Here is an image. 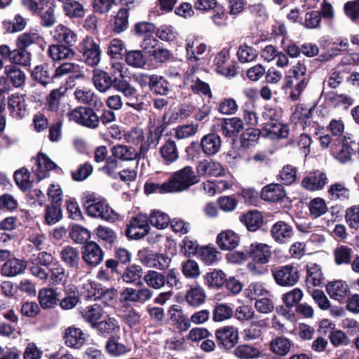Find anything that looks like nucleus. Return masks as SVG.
I'll return each instance as SVG.
<instances>
[{"label":"nucleus","mask_w":359,"mask_h":359,"mask_svg":"<svg viewBox=\"0 0 359 359\" xmlns=\"http://www.w3.org/2000/svg\"><path fill=\"white\" fill-rule=\"evenodd\" d=\"M233 315V309L226 304H217L212 311V319L221 322L231 318Z\"/></svg>","instance_id":"13d9d810"},{"label":"nucleus","mask_w":359,"mask_h":359,"mask_svg":"<svg viewBox=\"0 0 359 359\" xmlns=\"http://www.w3.org/2000/svg\"><path fill=\"white\" fill-rule=\"evenodd\" d=\"M95 110L87 107H76L68 113L69 119L82 126L95 129L99 126L100 118Z\"/></svg>","instance_id":"423d86ee"},{"label":"nucleus","mask_w":359,"mask_h":359,"mask_svg":"<svg viewBox=\"0 0 359 359\" xmlns=\"http://www.w3.org/2000/svg\"><path fill=\"white\" fill-rule=\"evenodd\" d=\"M202 151L208 156L216 154L220 149L222 140L219 135L210 133L202 137L200 142Z\"/></svg>","instance_id":"393cba45"},{"label":"nucleus","mask_w":359,"mask_h":359,"mask_svg":"<svg viewBox=\"0 0 359 359\" xmlns=\"http://www.w3.org/2000/svg\"><path fill=\"white\" fill-rule=\"evenodd\" d=\"M60 257L65 266L73 270H78L81 264V251L77 248L67 245L60 252Z\"/></svg>","instance_id":"f3484780"},{"label":"nucleus","mask_w":359,"mask_h":359,"mask_svg":"<svg viewBox=\"0 0 359 359\" xmlns=\"http://www.w3.org/2000/svg\"><path fill=\"white\" fill-rule=\"evenodd\" d=\"M86 212L90 217H100L107 221L114 219V210L109 206L106 200L88 205Z\"/></svg>","instance_id":"cd10ccee"},{"label":"nucleus","mask_w":359,"mask_h":359,"mask_svg":"<svg viewBox=\"0 0 359 359\" xmlns=\"http://www.w3.org/2000/svg\"><path fill=\"white\" fill-rule=\"evenodd\" d=\"M341 149H337L338 158L343 162H346L351 159L352 154L355 153V150L352 148L351 144H355V141L351 140L350 137L344 136L342 139H339Z\"/></svg>","instance_id":"864d4df0"},{"label":"nucleus","mask_w":359,"mask_h":359,"mask_svg":"<svg viewBox=\"0 0 359 359\" xmlns=\"http://www.w3.org/2000/svg\"><path fill=\"white\" fill-rule=\"evenodd\" d=\"M96 330L97 334L102 337L109 338L120 332V325L118 320L107 314L103 320H100L93 328Z\"/></svg>","instance_id":"2eb2a0df"},{"label":"nucleus","mask_w":359,"mask_h":359,"mask_svg":"<svg viewBox=\"0 0 359 359\" xmlns=\"http://www.w3.org/2000/svg\"><path fill=\"white\" fill-rule=\"evenodd\" d=\"M72 46L64 44H53L48 48V55L54 61H59L67 59L71 55H74V52L72 49Z\"/></svg>","instance_id":"72a5a7b5"},{"label":"nucleus","mask_w":359,"mask_h":359,"mask_svg":"<svg viewBox=\"0 0 359 359\" xmlns=\"http://www.w3.org/2000/svg\"><path fill=\"white\" fill-rule=\"evenodd\" d=\"M101 284L92 280H87L82 285L81 295L88 300H98Z\"/></svg>","instance_id":"8fccbe9b"},{"label":"nucleus","mask_w":359,"mask_h":359,"mask_svg":"<svg viewBox=\"0 0 359 359\" xmlns=\"http://www.w3.org/2000/svg\"><path fill=\"white\" fill-rule=\"evenodd\" d=\"M205 280L208 287L219 289L224 286L226 276L222 270H214L205 275Z\"/></svg>","instance_id":"3c124183"},{"label":"nucleus","mask_w":359,"mask_h":359,"mask_svg":"<svg viewBox=\"0 0 359 359\" xmlns=\"http://www.w3.org/2000/svg\"><path fill=\"white\" fill-rule=\"evenodd\" d=\"M262 133V128L257 129L254 127H248L241 135V147L244 149L249 148L253 142L259 140Z\"/></svg>","instance_id":"de8ad7c7"},{"label":"nucleus","mask_w":359,"mask_h":359,"mask_svg":"<svg viewBox=\"0 0 359 359\" xmlns=\"http://www.w3.org/2000/svg\"><path fill=\"white\" fill-rule=\"evenodd\" d=\"M193 110L194 107L191 105L182 104L180 106L177 110L173 111L169 116L167 123L172 124L182 121L191 115Z\"/></svg>","instance_id":"bf43d9fd"},{"label":"nucleus","mask_w":359,"mask_h":359,"mask_svg":"<svg viewBox=\"0 0 359 359\" xmlns=\"http://www.w3.org/2000/svg\"><path fill=\"white\" fill-rule=\"evenodd\" d=\"M22 271V260L9 259L2 266L1 273L6 276H15Z\"/></svg>","instance_id":"6e6d98bb"},{"label":"nucleus","mask_w":359,"mask_h":359,"mask_svg":"<svg viewBox=\"0 0 359 359\" xmlns=\"http://www.w3.org/2000/svg\"><path fill=\"white\" fill-rule=\"evenodd\" d=\"M198 182L192 167L187 165L172 173L167 181L168 184L163 186V189L169 188L170 193L182 192Z\"/></svg>","instance_id":"20e7f679"},{"label":"nucleus","mask_w":359,"mask_h":359,"mask_svg":"<svg viewBox=\"0 0 359 359\" xmlns=\"http://www.w3.org/2000/svg\"><path fill=\"white\" fill-rule=\"evenodd\" d=\"M146 283L154 289H160L164 286V273L150 270L144 276Z\"/></svg>","instance_id":"69168bd1"},{"label":"nucleus","mask_w":359,"mask_h":359,"mask_svg":"<svg viewBox=\"0 0 359 359\" xmlns=\"http://www.w3.org/2000/svg\"><path fill=\"white\" fill-rule=\"evenodd\" d=\"M116 67V63L113 65L112 72H107L100 69L93 70V81L97 90L104 93L113 86L116 76V73H117Z\"/></svg>","instance_id":"f8f14e48"},{"label":"nucleus","mask_w":359,"mask_h":359,"mask_svg":"<svg viewBox=\"0 0 359 359\" xmlns=\"http://www.w3.org/2000/svg\"><path fill=\"white\" fill-rule=\"evenodd\" d=\"M129 8L123 7L119 9L114 17L113 23V32L120 34L128 27Z\"/></svg>","instance_id":"a19ab883"},{"label":"nucleus","mask_w":359,"mask_h":359,"mask_svg":"<svg viewBox=\"0 0 359 359\" xmlns=\"http://www.w3.org/2000/svg\"><path fill=\"white\" fill-rule=\"evenodd\" d=\"M137 256L144 266L159 270L166 269L171 261L167 254L158 253L148 248L139 250Z\"/></svg>","instance_id":"6e6552de"},{"label":"nucleus","mask_w":359,"mask_h":359,"mask_svg":"<svg viewBox=\"0 0 359 359\" xmlns=\"http://www.w3.org/2000/svg\"><path fill=\"white\" fill-rule=\"evenodd\" d=\"M63 9L65 15L70 18H81L85 15L83 5L76 0H65Z\"/></svg>","instance_id":"c03bdc74"},{"label":"nucleus","mask_w":359,"mask_h":359,"mask_svg":"<svg viewBox=\"0 0 359 359\" xmlns=\"http://www.w3.org/2000/svg\"><path fill=\"white\" fill-rule=\"evenodd\" d=\"M38 298L43 309L53 308L59 302L56 291L53 288L40 290Z\"/></svg>","instance_id":"58836bf2"},{"label":"nucleus","mask_w":359,"mask_h":359,"mask_svg":"<svg viewBox=\"0 0 359 359\" xmlns=\"http://www.w3.org/2000/svg\"><path fill=\"white\" fill-rule=\"evenodd\" d=\"M229 59V50L225 48L218 53L213 62L217 73L226 77H233L237 74V67L234 62L226 65V62Z\"/></svg>","instance_id":"4468645a"},{"label":"nucleus","mask_w":359,"mask_h":359,"mask_svg":"<svg viewBox=\"0 0 359 359\" xmlns=\"http://www.w3.org/2000/svg\"><path fill=\"white\" fill-rule=\"evenodd\" d=\"M127 65L129 66L142 68L147 63V56L142 50H127L124 56Z\"/></svg>","instance_id":"4c0bfd02"},{"label":"nucleus","mask_w":359,"mask_h":359,"mask_svg":"<svg viewBox=\"0 0 359 359\" xmlns=\"http://www.w3.org/2000/svg\"><path fill=\"white\" fill-rule=\"evenodd\" d=\"M205 294L203 290L196 286L191 287L186 294V300L189 305L193 306H198L205 302Z\"/></svg>","instance_id":"4d7b16f0"},{"label":"nucleus","mask_w":359,"mask_h":359,"mask_svg":"<svg viewBox=\"0 0 359 359\" xmlns=\"http://www.w3.org/2000/svg\"><path fill=\"white\" fill-rule=\"evenodd\" d=\"M239 241V236L232 230L228 229L217 235L216 243L221 250H231L238 246Z\"/></svg>","instance_id":"bb28decb"},{"label":"nucleus","mask_w":359,"mask_h":359,"mask_svg":"<svg viewBox=\"0 0 359 359\" xmlns=\"http://www.w3.org/2000/svg\"><path fill=\"white\" fill-rule=\"evenodd\" d=\"M142 273V269L140 266L132 264L126 267L121 277L124 282L135 283L140 280Z\"/></svg>","instance_id":"774afa93"},{"label":"nucleus","mask_w":359,"mask_h":359,"mask_svg":"<svg viewBox=\"0 0 359 359\" xmlns=\"http://www.w3.org/2000/svg\"><path fill=\"white\" fill-rule=\"evenodd\" d=\"M282 116L283 110L280 107H273L266 105L264 107V111L262 114V117L264 121L263 123L271 124L272 123H277V121H280Z\"/></svg>","instance_id":"e2e57ef3"},{"label":"nucleus","mask_w":359,"mask_h":359,"mask_svg":"<svg viewBox=\"0 0 359 359\" xmlns=\"http://www.w3.org/2000/svg\"><path fill=\"white\" fill-rule=\"evenodd\" d=\"M170 219L168 215L154 210L150 214V224L159 229H165L170 224Z\"/></svg>","instance_id":"338daca9"},{"label":"nucleus","mask_w":359,"mask_h":359,"mask_svg":"<svg viewBox=\"0 0 359 359\" xmlns=\"http://www.w3.org/2000/svg\"><path fill=\"white\" fill-rule=\"evenodd\" d=\"M241 222L248 231L255 232L262 229L265 222L262 212L257 210H250L239 217Z\"/></svg>","instance_id":"dca6fc26"},{"label":"nucleus","mask_w":359,"mask_h":359,"mask_svg":"<svg viewBox=\"0 0 359 359\" xmlns=\"http://www.w3.org/2000/svg\"><path fill=\"white\" fill-rule=\"evenodd\" d=\"M320 12L318 11H311L306 12L304 18L299 19V24L307 29H316L320 27Z\"/></svg>","instance_id":"603ef678"},{"label":"nucleus","mask_w":359,"mask_h":359,"mask_svg":"<svg viewBox=\"0 0 359 359\" xmlns=\"http://www.w3.org/2000/svg\"><path fill=\"white\" fill-rule=\"evenodd\" d=\"M111 154L121 161H133L138 156L134 147L123 144L114 146L111 149Z\"/></svg>","instance_id":"79ce46f5"},{"label":"nucleus","mask_w":359,"mask_h":359,"mask_svg":"<svg viewBox=\"0 0 359 359\" xmlns=\"http://www.w3.org/2000/svg\"><path fill=\"white\" fill-rule=\"evenodd\" d=\"M327 183V177L325 172L316 170L311 172L302 181V186L309 191H318L323 189Z\"/></svg>","instance_id":"a211bd4d"},{"label":"nucleus","mask_w":359,"mask_h":359,"mask_svg":"<svg viewBox=\"0 0 359 359\" xmlns=\"http://www.w3.org/2000/svg\"><path fill=\"white\" fill-rule=\"evenodd\" d=\"M51 34L54 41L60 44L73 46L76 41V34L63 25H57Z\"/></svg>","instance_id":"a878e982"},{"label":"nucleus","mask_w":359,"mask_h":359,"mask_svg":"<svg viewBox=\"0 0 359 359\" xmlns=\"http://www.w3.org/2000/svg\"><path fill=\"white\" fill-rule=\"evenodd\" d=\"M63 338L67 346L76 349L80 348L86 341L83 331L74 326L69 327L65 330Z\"/></svg>","instance_id":"4be33fe9"},{"label":"nucleus","mask_w":359,"mask_h":359,"mask_svg":"<svg viewBox=\"0 0 359 359\" xmlns=\"http://www.w3.org/2000/svg\"><path fill=\"white\" fill-rule=\"evenodd\" d=\"M126 51L123 41L115 38L109 42L107 53L111 59L121 60L123 58Z\"/></svg>","instance_id":"09e8293b"},{"label":"nucleus","mask_w":359,"mask_h":359,"mask_svg":"<svg viewBox=\"0 0 359 359\" xmlns=\"http://www.w3.org/2000/svg\"><path fill=\"white\" fill-rule=\"evenodd\" d=\"M247 255L253 263H249L248 269L255 274L262 275L268 271L266 266H263L269 262L271 255L270 247L265 243H253L247 248Z\"/></svg>","instance_id":"f03ea898"},{"label":"nucleus","mask_w":359,"mask_h":359,"mask_svg":"<svg viewBox=\"0 0 359 359\" xmlns=\"http://www.w3.org/2000/svg\"><path fill=\"white\" fill-rule=\"evenodd\" d=\"M54 65L44 63L37 65L31 72V77L33 80L39 82L43 86L53 82L55 79Z\"/></svg>","instance_id":"412c9836"},{"label":"nucleus","mask_w":359,"mask_h":359,"mask_svg":"<svg viewBox=\"0 0 359 359\" xmlns=\"http://www.w3.org/2000/svg\"><path fill=\"white\" fill-rule=\"evenodd\" d=\"M210 18L213 23L219 27H227L229 25V12H227L224 6L217 1L214 8L211 11Z\"/></svg>","instance_id":"f704fd0d"},{"label":"nucleus","mask_w":359,"mask_h":359,"mask_svg":"<svg viewBox=\"0 0 359 359\" xmlns=\"http://www.w3.org/2000/svg\"><path fill=\"white\" fill-rule=\"evenodd\" d=\"M156 36L162 41L171 42L177 39L178 33L171 25H163L155 30Z\"/></svg>","instance_id":"0e129e2a"},{"label":"nucleus","mask_w":359,"mask_h":359,"mask_svg":"<svg viewBox=\"0 0 359 359\" xmlns=\"http://www.w3.org/2000/svg\"><path fill=\"white\" fill-rule=\"evenodd\" d=\"M258 54V51L255 48L245 43L241 44L236 52L238 60L241 63H248L255 60Z\"/></svg>","instance_id":"49530a36"},{"label":"nucleus","mask_w":359,"mask_h":359,"mask_svg":"<svg viewBox=\"0 0 359 359\" xmlns=\"http://www.w3.org/2000/svg\"><path fill=\"white\" fill-rule=\"evenodd\" d=\"M353 250L346 245H340L334 250V262L337 265L351 263Z\"/></svg>","instance_id":"680f3d73"},{"label":"nucleus","mask_w":359,"mask_h":359,"mask_svg":"<svg viewBox=\"0 0 359 359\" xmlns=\"http://www.w3.org/2000/svg\"><path fill=\"white\" fill-rule=\"evenodd\" d=\"M303 297V292L299 288H294L291 291L283 294L282 299L285 308L281 306L283 313H289L293 306H297Z\"/></svg>","instance_id":"473e14b6"},{"label":"nucleus","mask_w":359,"mask_h":359,"mask_svg":"<svg viewBox=\"0 0 359 359\" xmlns=\"http://www.w3.org/2000/svg\"><path fill=\"white\" fill-rule=\"evenodd\" d=\"M160 153L166 164L175 162L179 157L176 143L170 139L161 147Z\"/></svg>","instance_id":"ea45409f"},{"label":"nucleus","mask_w":359,"mask_h":359,"mask_svg":"<svg viewBox=\"0 0 359 359\" xmlns=\"http://www.w3.org/2000/svg\"><path fill=\"white\" fill-rule=\"evenodd\" d=\"M273 277L276 283L283 287L294 285L299 279V273L297 266L287 264L280 266L272 271Z\"/></svg>","instance_id":"9d476101"},{"label":"nucleus","mask_w":359,"mask_h":359,"mask_svg":"<svg viewBox=\"0 0 359 359\" xmlns=\"http://www.w3.org/2000/svg\"><path fill=\"white\" fill-rule=\"evenodd\" d=\"M326 292L332 299H344L348 292V287L345 282L337 280L331 281L326 285Z\"/></svg>","instance_id":"c9c22d12"},{"label":"nucleus","mask_w":359,"mask_h":359,"mask_svg":"<svg viewBox=\"0 0 359 359\" xmlns=\"http://www.w3.org/2000/svg\"><path fill=\"white\" fill-rule=\"evenodd\" d=\"M62 205L51 203L46 207L45 221L48 225L56 224L62 217Z\"/></svg>","instance_id":"5fc2aeb1"},{"label":"nucleus","mask_w":359,"mask_h":359,"mask_svg":"<svg viewBox=\"0 0 359 359\" xmlns=\"http://www.w3.org/2000/svg\"><path fill=\"white\" fill-rule=\"evenodd\" d=\"M82 260L90 268L98 266L104 259V253L95 241L86 243L81 248Z\"/></svg>","instance_id":"9b49d317"},{"label":"nucleus","mask_w":359,"mask_h":359,"mask_svg":"<svg viewBox=\"0 0 359 359\" xmlns=\"http://www.w3.org/2000/svg\"><path fill=\"white\" fill-rule=\"evenodd\" d=\"M260 196L264 201L276 202L285 198V191L281 184H270L262 188Z\"/></svg>","instance_id":"c85d7f7f"},{"label":"nucleus","mask_w":359,"mask_h":359,"mask_svg":"<svg viewBox=\"0 0 359 359\" xmlns=\"http://www.w3.org/2000/svg\"><path fill=\"white\" fill-rule=\"evenodd\" d=\"M132 259V253L125 248H115L114 258L105 261V268H101L97 273V278L101 280H109L114 273H121L118 271L120 265L129 264Z\"/></svg>","instance_id":"7ed1b4c3"},{"label":"nucleus","mask_w":359,"mask_h":359,"mask_svg":"<svg viewBox=\"0 0 359 359\" xmlns=\"http://www.w3.org/2000/svg\"><path fill=\"white\" fill-rule=\"evenodd\" d=\"M69 237L76 243L83 244L90 242V231L80 224H74L69 233Z\"/></svg>","instance_id":"a18cd8bd"},{"label":"nucleus","mask_w":359,"mask_h":359,"mask_svg":"<svg viewBox=\"0 0 359 359\" xmlns=\"http://www.w3.org/2000/svg\"><path fill=\"white\" fill-rule=\"evenodd\" d=\"M142 82L148 86L153 95L167 96L172 91L173 85L163 76L144 75Z\"/></svg>","instance_id":"1a4fd4ad"},{"label":"nucleus","mask_w":359,"mask_h":359,"mask_svg":"<svg viewBox=\"0 0 359 359\" xmlns=\"http://www.w3.org/2000/svg\"><path fill=\"white\" fill-rule=\"evenodd\" d=\"M207 50V45L202 42L198 36H192L187 40V59L189 62L197 63L200 60L199 55Z\"/></svg>","instance_id":"6ab92c4d"},{"label":"nucleus","mask_w":359,"mask_h":359,"mask_svg":"<svg viewBox=\"0 0 359 359\" xmlns=\"http://www.w3.org/2000/svg\"><path fill=\"white\" fill-rule=\"evenodd\" d=\"M243 128V121L238 117L224 118L222 121V133L226 137L236 136Z\"/></svg>","instance_id":"2f4dec72"},{"label":"nucleus","mask_w":359,"mask_h":359,"mask_svg":"<svg viewBox=\"0 0 359 359\" xmlns=\"http://www.w3.org/2000/svg\"><path fill=\"white\" fill-rule=\"evenodd\" d=\"M74 95L79 102L88 104V107L93 108L96 111H99L103 107L100 99L90 90L76 89Z\"/></svg>","instance_id":"c756f323"},{"label":"nucleus","mask_w":359,"mask_h":359,"mask_svg":"<svg viewBox=\"0 0 359 359\" xmlns=\"http://www.w3.org/2000/svg\"><path fill=\"white\" fill-rule=\"evenodd\" d=\"M53 257L47 252H41L37 257H33L31 263L24 261V271L27 269L35 277L41 280H46L48 277V268L55 266L53 264Z\"/></svg>","instance_id":"39448f33"},{"label":"nucleus","mask_w":359,"mask_h":359,"mask_svg":"<svg viewBox=\"0 0 359 359\" xmlns=\"http://www.w3.org/2000/svg\"><path fill=\"white\" fill-rule=\"evenodd\" d=\"M272 238L278 243H285L293 235L292 226L283 221L276 222L271 229Z\"/></svg>","instance_id":"b1692460"},{"label":"nucleus","mask_w":359,"mask_h":359,"mask_svg":"<svg viewBox=\"0 0 359 359\" xmlns=\"http://www.w3.org/2000/svg\"><path fill=\"white\" fill-rule=\"evenodd\" d=\"M104 309L99 304H94L86 306L81 311V315L84 320L93 328L104 316Z\"/></svg>","instance_id":"7c9ffc66"},{"label":"nucleus","mask_w":359,"mask_h":359,"mask_svg":"<svg viewBox=\"0 0 359 359\" xmlns=\"http://www.w3.org/2000/svg\"><path fill=\"white\" fill-rule=\"evenodd\" d=\"M77 50L82 55L83 60L89 66L97 65L101 60V50L99 43L91 36H86L79 44Z\"/></svg>","instance_id":"0eeeda50"},{"label":"nucleus","mask_w":359,"mask_h":359,"mask_svg":"<svg viewBox=\"0 0 359 359\" xmlns=\"http://www.w3.org/2000/svg\"><path fill=\"white\" fill-rule=\"evenodd\" d=\"M291 343L285 337H277L272 340L270 344V350L279 355H285L290 351Z\"/></svg>","instance_id":"052dcab7"},{"label":"nucleus","mask_w":359,"mask_h":359,"mask_svg":"<svg viewBox=\"0 0 359 359\" xmlns=\"http://www.w3.org/2000/svg\"><path fill=\"white\" fill-rule=\"evenodd\" d=\"M215 337L219 346L229 350L238 343V332L233 326H224L216 330Z\"/></svg>","instance_id":"ddd939ff"},{"label":"nucleus","mask_w":359,"mask_h":359,"mask_svg":"<svg viewBox=\"0 0 359 359\" xmlns=\"http://www.w3.org/2000/svg\"><path fill=\"white\" fill-rule=\"evenodd\" d=\"M294 81L296 83L294 89L290 94V97L292 101H297L309 83V79L306 76V67L300 61L288 71L287 74L284 79L285 83L283 88H291Z\"/></svg>","instance_id":"f257e3e1"},{"label":"nucleus","mask_w":359,"mask_h":359,"mask_svg":"<svg viewBox=\"0 0 359 359\" xmlns=\"http://www.w3.org/2000/svg\"><path fill=\"white\" fill-rule=\"evenodd\" d=\"M120 337L118 334L109 337L105 344V350L113 356H118L127 352V347L119 342Z\"/></svg>","instance_id":"37998d69"},{"label":"nucleus","mask_w":359,"mask_h":359,"mask_svg":"<svg viewBox=\"0 0 359 359\" xmlns=\"http://www.w3.org/2000/svg\"><path fill=\"white\" fill-rule=\"evenodd\" d=\"M262 130L264 136L271 139L286 138L290 131L288 126L280 121L271 124L262 123Z\"/></svg>","instance_id":"5701e85b"},{"label":"nucleus","mask_w":359,"mask_h":359,"mask_svg":"<svg viewBox=\"0 0 359 359\" xmlns=\"http://www.w3.org/2000/svg\"><path fill=\"white\" fill-rule=\"evenodd\" d=\"M220 253L215 247L204 245L200 248L197 258L206 265H212L219 259Z\"/></svg>","instance_id":"e433bc0d"},{"label":"nucleus","mask_w":359,"mask_h":359,"mask_svg":"<svg viewBox=\"0 0 359 359\" xmlns=\"http://www.w3.org/2000/svg\"><path fill=\"white\" fill-rule=\"evenodd\" d=\"M32 159L35 161L36 170H34L37 182L47 177L48 172L55 170L57 165L46 154L39 153L37 158Z\"/></svg>","instance_id":"aec40b11"}]
</instances>
